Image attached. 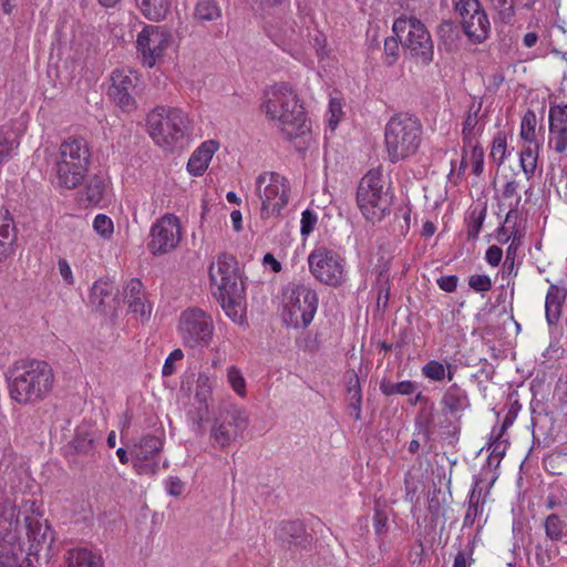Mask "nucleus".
Wrapping results in <instances>:
<instances>
[{"mask_svg": "<svg viewBox=\"0 0 567 567\" xmlns=\"http://www.w3.org/2000/svg\"><path fill=\"white\" fill-rule=\"evenodd\" d=\"M260 110L288 141L297 140L310 132L305 104L289 83L279 82L267 87L262 94Z\"/></svg>", "mask_w": 567, "mask_h": 567, "instance_id": "f257e3e1", "label": "nucleus"}, {"mask_svg": "<svg viewBox=\"0 0 567 567\" xmlns=\"http://www.w3.org/2000/svg\"><path fill=\"white\" fill-rule=\"evenodd\" d=\"M208 275L213 295L226 316L234 322L241 323L246 311L245 285L236 257L219 254L209 265Z\"/></svg>", "mask_w": 567, "mask_h": 567, "instance_id": "f03ea898", "label": "nucleus"}, {"mask_svg": "<svg viewBox=\"0 0 567 567\" xmlns=\"http://www.w3.org/2000/svg\"><path fill=\"white\" fill-rule=\"evenodd\" d=\"M9 373L10 396L18 403L39 402L52 390L53 371L44 360L21 357L16 360Z\"/></svg>", "mask_w": 567, "mask_h": 567, "instance_id": "7ed1b4c3", "label": "nucleus"}, {"mask_svg": "<svg viewBox=\"0 0 567 567\" xmlns=\"http://www.w3.org/2000/svg\"><path fill=\"white\" fill-rule=\"evenodd\" d=\"M423 125L410 113L391 116L384 127V151L389 162L395 164L415 156L423 143Z\"/></svg>", "mask_w": 567, "mask_h": 567, "instance_id": "20e7f679", "label": "nucleus"}, {"mask_svg": "<svg viewBox=\"0 0 567 567\" xmlns=\"http://www.w3.org/2000/svg\"><path fill=\"white\" fill-rule=\"evenodd\" d=\"M91 164L85 138L70 136L61 142L54 161V181L59 188L75 189L83 184Z\"/></svg>", "mask_w": 567, "mask_h": 567, "instance_id": "39448f33", "label": "nucleus"}, {"mask_svg": "<svg viewBox=\"0 0 567 567\" xmlns=\"http://www.w3.org/2000/svg\"><path fill=\"white\" fill-rule=\"evenodd\" d=\"M146 127L157 146L173 151L189 134L192 120L181 107L156 105L146 116Z\"/></svg>", "mask_w": 567, "mask_h": 567, "instance_id": "423d86ee", "label": "nucleus"}, {"mask_svg": "<svg viewBox=\"0 0 567 567\" xmlns=\"http://www.w3.org/2000/svg\"><path fill=\"white\" fill-rule=\"evenodd\" d=\"M393 194L380 167L370 169L360 181L357 203L363 217L371 223L381 221L391 212Z\"/></svg>", "mask_w": 567, "mask_h": 567, "instance_id": "0eeeda50", "label": "nucleus"}, {"mask_svg": "<svg viewBox=\"0 0 567 567\" xmlns=\"http://www.w3.org/2000/svg\"><path fill=\"white\" fill-rule=\"evenodd\" d=\"M408 56L420 66H429L434 60V42L424 23L413 16H401L392 25Z\"/></svg>", "mask_w": 567, "mask_h": 567, "instance_id": "6e6552de", "label": "nucleus"}, {"mask_svg": "<svg viewBox=\"0 0 567 567\" xmlns=\"http://www.w3.org/2000/svg\"><path fill=\"white\" fill-rule=\"evenodd\" d=\"M319 297L310 284L290 281L282 289V310L286 322L295 328L308 327L318 310Z\"/></svg>", "mask_w": 567, "mask_h": 567, "instance_id": "1a4fd4ad", "label": "nucleus"}, {"mask_svg": "<svg viewBox=\"0 0 567 567\" xmlns=\"http://www.w3.org/2000/svg\"><path fill=\"white\" fill-rule=\"evenodd\" d=\"M256 194L261 202L262 219L280 217L288 206L291 194L289 181L276 172H262L255 182Z\"/></svg>", "mask_w": 567, "mask_h": 567, "instance_id": "9d476101", "label": "nucleus"}, {"mask_svg": "<svg viewBox=\"0 0 567 567\" xmlns=\"http://www.w3.org/2000/svg\"><path fill=\"white\" fill-rule=\"evenodd\" d=\"M310 274L321 284L339 288L347 281L346 259L327 247H317L308 255Z\"/></svg>", "mask_w": 567, "mask_h": 567, "instance_id": "9b49d317", "label": "nucleus"}, {"mask_svg": "<svg viewBox=\"0 0 567 567\" xmlns=\"http://www.w3.org/2000/svg\"><path fill=\"white\" fill-rule=\"evenodd\" d=\"M247 426L248 415L244 410L230 404L220 406L210 429L213 445L226 449L245 432Z\"/></svg>", "mask_w": 567, "mask_h": 567, "instance_id": "f8f14e48", "label": "nucleus"}, {"mask_svg": "<svg viewBox=\"0 0 567 567\" xmlns=\"http://www.w3.org/2000/svg\"><path fill=\"white\" fill-rule=\"evenodd\" d=\"M178 329L185 346L203 350L213 339V318L200 309H187L181 315Z\"/></svg>", "mask_w": 567, "mask_h": 567, "instance_id": "ddd939ff", "label": "nucleus"}, {"mask_svg": "<svg viewBox=\"0 0 567 567\" xmlns=\"http://www.w3.org/2000/svg\"><path fill=\"white\" fill-rule=\"evenodd\" d=\"M182 236L179 218L174 214H165L152 224L147 249L156 257L171 254L178 247Z\"/></svg>", "mask_w": 567, "mask_h": 567, "instance_id": "4468645a", "label": "nucleus"}, {"mask_svg": "<svg viewBox=\"0 0 567 567\" xmlns=\"http://www.w3.org/2000/svg\"><path fill=\"white\" fill-rule=\"evenodd\" d=\"M455 10L461 18V27L470 42L481 44L491 33V22L478 0H458Z\"/></svg>", "mask_w": 567, "mask_h": 567, "instance_id": "2eb2a0df", "label": "nucleus"}, {"mask_svg": "<svg viewBox=\"0 0 567 567\" xmlns=\"http://www.w3.org/2000/svg\"><path fill=\"white\" fill-rule=\"evenodd\" d=\"M172 33L164 25H145L136 38V49L143 65L153 68L163 59L172 42Z\"/></svg>", "mask_w": 567, "mask_h": 567, "instance_id": "dca6fc26", "label": "nucleus"}, {"mask_svg": "<svg viewBox=\"0 0 567 567\" xmlns=\"http://www.w3.org/2000/svg\"><path fill=\"white\" fill-rule=\"evenodd\" d=\"M546 540L535 547V557L539 567H547L556 553L550 543L563 542L567 544V522L557 514H550L544 523Z\"/></svg>", "mask_w": 567, "mask_h": 567, "instance_id": "f3484780", "label": "nucleus"}, {"mask_svg": "<svg viewBox=\"0 0 567 567\" xmlns=\"http://www.w3.org/2000/svg\"><path fill=\"white\" fill-rule=\"evenodd\" d=\"M548 148L559 155L567 153V102L549 105Z\"/></svg>", "mask_w": 567, "mask_h": 567, "instance_id": "a211bd4d", "label": "nucleus"}, {"mask_svg": "<svg viewBox=\"0 0 567 567\" xmlns=\"http://www.w3.org/2000/svg\"><path fill=\"white\" fill-rule=\"evenodd\" d=\"M112 84L109 95L123 111L131 112L135 109V100L132 95L138 78L131 70H115L111 76Z\"/></svg>", "mask_w": 567, "mask_h": 567, "instance_id": "6ab92c4d", "label": "nucleus"}, {"mask_svg": "<svg viewBox=\"0 0 567 567\" xmlns=\"http://www.w3.org/2000/svg\"><path fill=\"white\" fill-rule=\"evenodd\" d=\"M483 99L473 97L464 115L462 123L463 144L480 142L485 130V114L482 113Z\"/></svg>", "mask_w": 567, "mask_h": 567, "instance_id": "aec40b11", "label": "nucleus"}, {"mask_svg": "<svg viewBox=\"0 0 567 567\" xmlns=\"http://www.w3.org/2000/svg\"><path fill=\"white\" fill-rule=\"evenodd\" d=\"M369 373L368 363L363 359L360 360L358 370L353 367L346 371L344 383L348 393L349 408L352 410L351 414L355 420L361 416V379H365Z\"/></svg>", "mask_w": 567, "mask_h": 567, "instance_id": "412c9836", "label": "nucleus"}, {"mask_svg": "<svg viewBox=\"0 0 567 567\" xmlns=\"http://www.w3.org/2000/svg\"><path fill=\"white\" fill-rule=\"evenodd\" d=\"M27 536L30 542V550H51L54 543V532L47 520L42 522L35 516H25Z\"/></svg>", "mask_w": 567, "mask_h": 567, "instance_id": "4be33fe9", "label": "nucleus"}, {"mask_svg": "<svg viewBox=\"0 0 567 567\" xmlns=\"http://www.w3.org/2000/svg\"><path fill=\"white\" fill-rule=\"evenodd\" d=\"M18 229L10 210L0 206V264L16 254Z\"/></svg>", "mask_w": 567, "mask_h": 567, "instance_id": "5701e85b", "label": "nucleus"}, {"mask_svg": "<svg viewBox=\"0 0 567 567\" xmlns=\"http://www.w3.org/2000/svg\"><path fill=\"white\" fill-rule=\"evenodd\" d=\"M123 299L131 312L138 315L142 320L150 318L152 307L146 302L144 285L140 279L132 278L126 282Z\"/></svg>", "mask_w": 567, "mask_h": 567, "instance_id": "b1692460", "label": "nucleus"}, {"mask_svg": "<svg viewBox=\"0 0 567 567\" xmlns=\"http://www.w3.org/2000/svg\"><path fill=\"white\" fill-rule=\"evenodd\" d=\"M97 433L89 427L79 426L72 441L65 446L66 455L92 456L96 450Z\"/></svg>", "mask_w": 567, "mask_h": 567, "instance_id": "393cba45", "label": "nucleus"}, {"mask_svg": "<svg viewBox=\"0 0 567 567\" xmlns=\"http://www.w3.org/2000/svg\"><path fill=\"white\" fill-rule=\"evenodd\" d=\"M219 150V143L214 140L203 142L190 155L187 171L192 176H202L209 166L214 154Z\"/></svg>", "mask_w": 567, "mask_h": 567, "instance_id": "a878e982", "label": "nucleus"}, {"mask_svg": "<svg viewBox=\"0 0 567 567\" xmlns=\"http://www.w3.org/2000/svg\"><path fill=\"white\" fill-rule=\"evenodd\" d=\"M277 539L288 549L306 547L307 534L300 520L284 522L276 532Z\"/></svg>", "mask_w": 567, "mask_h": 567, "instance_id": "bb28decb", "label": "nucleus"}, {"mask_svg": "<svg viewBox=\"0 0 567 567\" xmlns=\"http://www.w3.org/2000/svg\"><path fill=\"white\" fill-rule=\"evenodd\" d=\"M90 302L99 312L107 315L116 302L113 285L105 280H96L91 288Z\"/></svg>", "mask_w": 567, "mask_h": 567, "instance_id": "cd10ccee", "label": "nucleus"}, {"mask_svg": "<svg viewBox=\"0 0 567 567\" xmlns=\"http://www.w3.org/2000/svg\"><path fill=\"white\" fill-rule=\"evenodd\" d=\"M212 391L213 384L210 378L204 373H199L195 392V401L199 405L195 414L192 415V421L199 427H202L203 422L207 419L209 411L207 401L212 395Z\"/></svg>", "mask_w": 567, "mask_h": 567, "instance_id": "c85d7f7f", "label": "nucleus"}, {"mask_svg": "<svg viewBox=\"0 0 567 567\" xmlns=\"http://www.w3.org/2000/svg\"><path fill=\"white\" fill-rule=\"evenodd\" d=\"M566 298V291L556 286L550 285L545 300V315L547 322L551 324H556L561 316L563 303Z\"/></svg>", "mask_w": 567, "mask_h": 567, "instance_id": "c756f323", "label": "nucleus"}, {"mask_svg": "<svg viewBox=\"0 0 567 567\" xmlns=\"http://www.w3.org/2000/svg\"><path fill=\"white\" fill-rule=\"evenodd\" d=\"M551 20L547 13H542L540 10L530 17L528 22V31L522 38V45L526 49L535 48L539 41V31H545L551 24Z\"/></svg>", "mask_w": 567, "mask_h": 567, "instance_id": "7c9ffc66", "label": "nucleus"}, {"mask_svg": "<svg viewBox=\"0 0 567 567\" xmlns=\"http://www.w3.org/2000/svg\"><path fill=\"white\" fill-rule=\"evenodd\" d=\"M102 557L86 548H72L66 551L65 567H100Z\"/></svg>", "mask_w": 567, "mask_h": 567, "instance_id": "2f4dec72", "label": "nucleus"}, {"mask_svg": "<svg viewBox=\"0 0 567 567\" xmlns=\"http://www.w3.org/2000/svg\"><path fill=\"white\" fill-rule=\"evenodd\" d=\"M140 12L150 21L163 20L169 11V0H135Z\"/></svg>", "mask_w": 567, "mask_h": 567, "instance_id": "473e14b6", "label": "nucleus"}, {"mask_svg": "<svg viewBox=\"0 0 567 567\" xmlns=\"http://www.w3.org/2000/svg\"><path fill=\"white\" fill-rule=\"evenodd\" d=\"M540 144L539 143H529L524 144L520 154H519V165L520 168L529 181L535 175L537 168V162L539 156Z\"/></svg>", "mask_w": 567, "mask_h": 567, "instance_id": "72a5a7b5", "label": "nucleus"}, {"mask_svg": "<svg viewBox=\"0 0 567 567\" xmlns=\"http://www.w3.org/2000/svg\"><path fill=\"white\" fill-rule=\"evenodd\" d=\"M520 183L512 177L506 181L503 186V198L508 202L509 210L505 218V224H508L513 217H517V207L520 204L522 196L519 194Z\"/></svg>", "mask_w": 567, "mask_h": 567, "instance_id": "f704fd0d", "label": "nucleus"}, {"mask_svg": "<svg viewBox=\"0 0 567 567\" xmlns=\"http://www.w3.org/2000/svg\"><path fill=\"white\" fill-rule=\"evenodd\" d=\"M163 450V441L154 435H146L133 450L134 458H156Z\"/></svg>", "mask_w": 567, "mask_h": 567, "instance_id": "c9c22d12", "label": "nucleus"}, {"mask_svg": "<svg viewBox=\"0 0 567 567\" xmlns=\"http://www.w3.org/2000/svg\"><path fill=\"white\" fill-rule=\"evenodd\" d=\"M442 402L451 413L464 411L466 408L470 406V401L466 392L463 389H461L457 384H452L447 389Z\"/></svg>", "mask_w": 567, "mask_h": 567, "instance_id": "e433bc0d", "label": "nucleus"}, {"mask_svg": "<svg viewBox=\"0 0 567 567\" xmlns=\"http://www.w3.org/2000/svg\"><path fill=\"white\" fill-rule=\"evenodd\" d=\"M481 483H482L481 480H476L474 483V486L471 491V494L468 496L467 511H466V514H465L464 520H463V527L473 526V524L475 523V519L477 518V516L480 515V513L482 511L483 505H481V497H482L483 489H482V487H480ZM484 503H485V498H483V501H482V504H484Z\"/></svg>", "mask_w": 567, "mask_h": 567, "instance_id": "4c0bfd02", "label": "nucleus"}, {"mask_svg": "<svg viewBox=\"0 0 567 567\" xmlns=\"http://www.w3.org/2000/svg\"><path fill=\"white\" fill-rule=\"evenodd\" d=\"M221 17V9L216 1L202 0L194 10V19L198 23L210 22Z\"/></svg>", "mask_w": 567, "mask_h": 567, "instance_id": "58836bf2", "label": "nucleus"}, {"mask_svg": "<svg viewBox=\"0 0 567 567\" xmlns=\"http://www.w3.org/2000/svg\"><path fill=\"white\" fill-rule=\"evenodd\" d=\"M537 117L534 111L528 110L522 117L519 136L524 144L538 143L536 136Z\"/></svg>", "mask_w": 567, "mask_h": 567, "instance_id": "ea45409f", "label": "nucleus"}, {"mask_svg": "<svg viewBox=\"0 0 567 567\" xmlns=\"http://www.w3.org/2000/svg\"><path fill=\"white\" fill-rule=\"evenodd\" d=\"M380 390L381 392L386 395H410L416 390V384L412 381H402V382H392L389 379L383 378L380 381Z\"/></svg>", "mask_w": 567, "mask_h": 567, "instance_id": "a19ab883", "label": "nucleus"}, {"mask_svg": "<svg viewBox=\"0 0 567 567\" xmlns=\"http://www.w3.org/2000/svg\"><path fill=\"white\" fill-rule=\"evenodd\" d=\"M487 3L503 23H511L516 16L514 0H487Z\"/></svg>", "mask_w": 567, "mask_h": 567, "instance_id": "79ce46f5", "label": "nucleus"}, {"mask_svg": "<svg viewBox=\"0 0 567 567\" xmlns=\"http://www.w3.org/2000/svg\"><path fill=\"white\" fill-rule=\"evenodd\" d=\"M491 158L497 164L502 165L508 156L507 152V134L504 131H498L492 141Z\"/></svg>", "mask_w": 567, "mask_h": 567, "instance_id": "37998d69", "label": "nucleus"}, {"mask_svg": "<svg viewBox=\"0 0 567 567\" xmlns=\"http://www.w3.org/2000/svg\"><path fill=\"white\" fill-rule=\"evenodd\" d=\"M467 151L470 152L468 162L472 167V173L476 176H480L484 171V148L480 142H475V144H463Z\"/></svg>", "mask_w": 567, "mask_h": 567, "instance_id": "c03bdc74", "label": "nucleus"}, {"mask_svg": "<svg viewBox=\"0 0 567 567\" xmlns=\"http://www.w3.org/2000/svg\"><path fill=\"white\" fill-rule=\"evenodd\" d=\"M93 229L103 239H111L114 234V224L105 214H97L93 219Z\"/></svg>", "mask_w": 567, "mask_h": 567, "instance_id": "a18cd8bd", "label": "nucleus"}, {"mask_svg": "<svg viewBox=\"0 0 567 567\" xmlns=\"http://www.w3.org/2000/svg\"><path fill=\"white\" fill-rule=\"evenodd\" d=\"M506 224L499 228L498 231V240L502 241L503 237H505V240H511L507 249H506V256L507 257H516L517 251L519 247L522 246V234L518 230L511 231L509 235L506 234Z\"/></svg>", "mask_w": 567, "mask_h": 567, "instance_id": "49530a36", "label": "nucleus"}, {"mask_svg": "<svg viewBox=\"0 0 567 567\" xmlns=\"http://www.w3.org/2000/svg\"><path fill=\"white\" fill-rule=\"evenodd\" d=\"M105 185L102 179L94 177L90 181L85 189V197L89 204L97 205L104 197Z\"/></svg>", "mask_w": 567, "mask_h": 567, "instance_id": "de8ad7c7", "label": "nucleus"}, {"mask_svg": "<svg viewBox=\"0 0 567 567\" xmlns=\"http://www.w3.org/2000/svg\"><path fill=\"white\" fill-rule=\"evenodd\" d=\"M400 40L395 37H388L384 40L383 62L388 66L393 65L400 54Z\"/></svg>", "mask_w": 567, "mask_h": 567, "instance_id": "09e8293b", "label": "nucleus"}, {"mask_svg": "<svg viewBox=\"0 0 567 567\" xmlns=\"http://www.w3.org/2000/svg\"><path fill=\"white\" fill-rule=\"evenodd\" d=\"M18 145L19 142L16 138L0 135V168L12 157Z\"/></svg>", "mask_w": 567, "mask_h": 567, "instance_id": "8fccbe9b", "label": "nucleus"}, {"mask_svg": "<svg viewBox=\"0 0 567 567\" xmlns=\"http://www.w3.org/2000/svg\"><path fill=\"white\" fill-rule=\"evenodd\" d=\"M422 373L430 380L442 381L445 378V365L436 360H432L422 368Z\"/></svg>", "mask_w": 567, "mask_h": 567, "instance_id": "3c124183", "label": "nucleus"}, {"mask_svg": "<svg viewBox=\"0 0 567 567\" xmlns=\"http://www.w3.org/2000/svg\"><path fill=\"white\" fill-rule=\"evenodd\" d=\"M468 286L475 292H487L492 289V279L488 275H472L468 277Z\"/></svg>", "mask_w": 567, "mask_h": 567, "instance_id": "603ef678", "label": "nucleus"}, {"mask_svg": "<svg viewBox=\"0 0 567 567\" xmlns=\"http://www.w3.org/2000/svg\"><path fill=\"white\" fill-rule=\"evenodd\" d=\"M133 467L138 475H154L158 472V462L155 458H134Z\"/></svg>", "mask_w": 567, "mask_h": 567, "instance_id": "864d4df0", "label": "nucleus"}, {"mask_svg": "<svg viewBox=\"0 0 567 567\" xmlns=\"http://www.w3.org/2000/svg\"><path fill=\"white\" fill-rule=\"evenodd\" d=\"M342 104L338 99H331L328 109V126L334 131L342 117Z\"/></svg>", "mask_w": 567, "mask_h": 567, "instance_id": "5fc2aeb1", "label": "nucleus"}, {"mask_svg": "<svg viewBox=\"0 0 567 567\" xmlns=\"http://www.w3.org/2000/svg\"><path fill=\"white\" fill-rule=\"evenodd\" d=\"M318 221V216L315 212L306 209L301 214L300 220V234L302 236H309Z\"/></svg>", "mask_w": 567, "mask_h": 567, "instance_id": "6e6d98bb", "label": "nucleus"}, {"mask_svg": "<svg viewBox=\"0 0 567 567\" xmlns=\"http://www.w3.org/2000/svg\"><path fill=\"white\" fill-rule=\"evenodd\" d=\"M485 219V210H481L477 215L473 214L467 225V237L477 239Z\"/></svg>", "mask_w": 567, "mask_h": 567, "instance_id": "4d7b16f0", "label": "nucleus"}, {"mask_svg": "<svg viewBox=\"0 0 567 567\" xmlns=\"http://www.w3.org/2000/svg\"><path fill=\"white\" fill-rule=\"evenodd\" d=\"M228 380H229L233 389L239 395H244L246 383H245V380H244L240 371L237 368H235V367L229 368Z\"/></svg>", "mask_w": 567, "mask_h": 567, "instance_id": "13d9d810", "label": "nucleus"}, {"mask_svg": "<svg viewBox=\"0 0 567 567\" xmlns=\"http://www.w3.org/2000/svg\"><path fill=\"white\" fill-rule=\"evenodd\" d=\"M0 567H34L30 559L23 558L21 563L19 558L13 554H1L0 555Z\"/></svg>", "mask_w": 567, "mask_h": 567, "instance_id": "bf43d9fd", "label": "nucleus"}, {"mask_svg": "<svg viewBox=\"0 0 567 567\" xmlns=\"http://www.w3.org/2000/svg\"><path fill=\"white\" fill-rule=\"evenodd\" d=\"M550 184L555 186L559 197L567 203V173L560 172L558 176L554 175L550 178Z\"/></svg>", "mask_w": 567, "mask_h": 567, "instance_id": "052dcab7", "label": "nucleus"}, {"mask_svg": "<svg viewBox=\"0 0 567 567\" xmlns=\"http://www.w3.org/2000/svg\"><path fill=\"white\" fill-rule=\"evenodd\" d=\"M439 288L445 292H453L457 288L458 277L455 275L442 276L436 279Z\"/></svg>", "mask_w": 567, "mask_h": 567, "instance_id": "680f3d73", "label": "nucleus"}, {"mask_svg": "<svg viewBox=\"0 0 567 567\" xmlns=\"http://www.w3.org/2000/svg\"><path fill=\"white\" fill-rule=\"evenodd\" d=\"M503 258V250L496 245H492L485 252V260L492 267H497Z\"/></svg>", "mask_w": 567, "mask_h": 567, "instance_id": "e2e57ef3", "label": "nucleus"}, {"mask_svg": "<svg viewBox=\"0 0 567 567\" xmlns=\"http://www.w3.org/2000/svg\"><path fill=\"white\" fill-rule=\"evenodd\" d=\"M58 268L64 282L72 286L74 284V277L69 261L64 258H60L58 261Z\"/></svg>", "mask_w": 567, "mask_h": 567, "instance_id": "0e129e2a", "label": "nucleus"}, {"mask_svg": "<svg viewBox=\"0 0 567 567\" xmlns=\"http://www.w3.org/2000/svg\"><path fill=\"white\" fill-rule=\"evenodd\" d=\"M373 527L375 534L382 535L388 530V516L382 511H377L373 516Z\"/></svg>", "mask_w": 567, "mask_h": 567, "instance_id": "69168bd1", "label": "nucleus"}, {"mask_svg": "<svg viewBox=\"0 0 567 567\" xmlns=\"http://www.w3.org/2000/svg\"><path fill=\"white\" fill-rule=\"evenodd\" d=\"M166 491L171 496H179L184 491V483L176 476H171L166 482Z\"/></svg>", "mask_w": 567, "mask_h": 567, "instance_id": "338daca9", "label": "nucleus"}, {"mask_svg": "<svg viewBox=\"0 0 567 567\" xmlns=\"http://www.w3.org/2000/svg\"><path fill=\"white\" fill-rule=\"evenodd\" d=\"M491 447H492V452H491V455L488 457V464L492 465V462H493V458L494 457H503L504 454H505V450H506V442L505 441H499L498 439L495 440L492 444H491Z\"/></svg>", "mask_w": 567, "mask_h": 567, "instance_id": "774afa93", "label": "nucleus"}]
</instances>
